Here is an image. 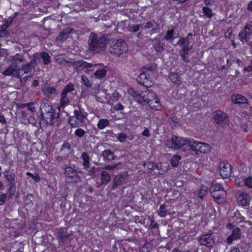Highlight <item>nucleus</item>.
Wrapping results in <instances>:
<instances>
[{
    "label": "nucleus",
    "instance_id": "1",
    "mask_svg": "<svg viewBox=\"0 0 252 252\" xmlns=\"http://www.w3.org/2000/svg\"><path fill=\"white\" fill-rule=\"evenodd\" d=\"M107 39L103 35L98 36L94 32H91L88 39V49L94 53H100L107 47Z\"/></svg>",
    "mask_w": 252,
    "mask_h": 252
},
{
    "label": "nucleus",
    "instance_id": "2",
    "mask_svg": "<svg viewBox=\"0 0 252 252\" xmlns=\"http://www.w3.org/2000/svg\"><path fill=\"white\" fill-rule=\"evenodd\" d=\"M128 93L135 100L139 103L143 104L144 103H149V101L154 100L157 96L156 94L153 92L150 91L147 88L144 90H135L131 88L128 90Z\"/></svg>",
    "mask_w": 252,
    "mask_h": 252
},
{
    "label": "nucleus",
    "instance_id": "3",
    "mask_svg": "<svg viewBox=\"0 0 252 252\" xmlns=\"http://www.w3.org/2000/svg\"><path fill=\"white\" fill-rule=\"evenodd\" d=\"M74 115L68 119V123L72 127H78L84 126L87 120L88 113L79 106L74 110Z\"/></svg>",
    "mask_w": 252,
    "mask_h": 252
},
{
    "label": "nucleus",
    "instance_id": "4",
    "mask_svg": "<svg viewBox=\"0 0 252 252\" xmlns=\"http://www.w3.org/2000/svg\"><path fill=\"white\" fill-rule=\"evenodd\" d=\"M45 110L46 113L44 116L42 114L41 116L45 119L47 124L49 125L59 126L60 123L59 120L60 108L59 107L54 108L48 105L45 107Z\"/></svg>",
    "mask_w": 252,
    "mask_h": 252
},
{
    "label": "nucleus",
    "instance_id": "5",
    "mask_svg": "<svg viewBox=\"0 0 252 252\" xmlns=\"http://www.w3.org/2000/svg\"><path fill=\"white\" fill-rule=\"evenodd\" d=\"M128 50L126 42L123 39H114L110 42V52L116 56H120Z\"/></svg>",
    "mask_w": 252,
    "mask_h": 252
},
{
    "label": "nucleus",
    "instance_id": "6",
    "mask_svg": "<svg viewBox=\"0 0 252 252\" xmlns=\"http://www.w3.org/2000/svg\"><path fill=\"white\" fill-rule=\"evenodd\" d=\"M189 138L173 135L165 142L166 145L170 148L177 150L184 146H187Z\"/></svg>",
    "mask_w": 252,
    "mask_h": 252
},
{
    "label": "nucleus",
    "instance_id": "7",
    "mask_svg": "<svg viewBox=\"0 0 252 252\" xmlns=\"http://www.w3.org/2000/svg\"><path fill=\"white\" fill-rule=\"evenodd\" d=\"M64 174L66 180L69 182L78 183L81 181V178L78 175L76 170L71 166L64 168Z\"/></svg>",
    "mask_w": 252,
    "mask_h": 252
},
{
    "label": "nucleus",
    "instance_id": "8",
    "mask_svg": "<svg viewBox=\"0 0 252 252\" xmlns=\"http://www.w3.org/2000/svg\"><path fill=\"white\" fill-rule=\"evenodd\" d=\"M198 241L201 246L212 248L215 242V238L212 233H207L201 235L198 238Z\"/></svg>",
    "mask_w": 252,
    "mask_h": 252
},
{
    "label": "nucleus",
    "instance_id": "9",
    "mask_svg": "<svg viewBox=\"0 0 252 252\" xmlns=\"http://www.w3.org/2000/svg\"><path fill=\"white\" fill-rule=\"evenodd\" d=\"M178 44L182 47V50L180 52V55L182 58V60L186 63H189V52L192 48V45H190L189 42H178Z\"/></svg>",
    "mask_w": 252,
    "mask_h": 252
},
{
    "label": "nucleus",
    "instance_id": "10",
    "mask_svg": "<svg viewBox=\"0 0 252 252\" xmlns=\"http://www.w3.org/2000/svg\"><path fill=\"white\" fill-rule=\"evenodd\" d=\"M252 36V24H247L239 32L238 36L242 42H248Z\"/></svg>",
    "mask_w": 252,
    "mask_h": 252
},
{
    "label": "nucleus",
    "instance_id": "11",
    "mask_svg": "<svg viewBox=\"0 0 252 252\" xmlns=\"http://www.w3.org/2000/svg\"><path fill=\"white\" fill-rule=\"evenodd\" d=\"M219 172L223 178H227L230 176L232 172V167L227 162H222L220 164Z\"/></svg>",
    "mask_w": 252,
    "mask_h": 252
},
{
    "label": "nucleus",
    "instance_id": "12",
    "mask_svg": "<svg viewBox=\"0 0 252 252\" xmlns=\"http://www.w3.org/2000/svg\"><path fill=\"white\" fill-rule=\"evenodd\" d=\"M214 118L218 124H227L229 122L227 114L221 110H217L214 113Z\"/></svg>",
    "mask_w": 252,
    "mask_h": 252
},
{
    "label": "nucleus",
    "instance_id": "13",
    "mask_svg": "<svg viewBox=\"0 0 252 252\" xmlns=\"http://www.w3.org/2000/svg\"><path fill=\"white\" fill-rule=\"evenodd\" d=\"M71 231H67L66 228H61L58 232V240L59 243H65L67 241L69 240L70 237L72 236Z\"/></svg>",
    "mask_w": 252,
    "mask_h": 252
},
{
    "label": "nucleus",
    "instance_id": "14",
    "mask_svg": "<svg viewBox=\"0 0 252 252\" xmlns=\"http://www.w3.org/2000/svg\"><path fill=\"white\" fill-rule=\"evenodd\" d=\"M250 199V196L246 192L240 193L237 197L238 203L242 206L247 208L249 207Z\"/></svg>",
    "mask_w": 252,
    "mask_h": 252
},
{
    "label": "nucleus",
    "instance_id": "15",
    "mask_svg": "<svg viewBox=\"0 0 252 252\" xmlns=\"http://www.w3.org/2000/svg\"><path fill=\"white\" fill-rule=\"evenodd\" d=\"M111 181V176L110 174L106 171H102L100 174V181L96 182V187L100 188L105 186L109 183Z\"/></svg>",
    "mask_w": 252,
    "mask_h": 252
},
{
    "label": "nucleus",
    "instance_id": "16",
    "mask_svg": "<svg viewBox=\"0 0 252 252\" xmlns=\"http://www.w3.org/2000/svg\"><path fill=\"white\" fill-rule=\"evenodd\" d=\"M2 74L5 76H19V70L16 63H12L4 71Z\"/></svg>",
    "mask_w": 252,
    "mask_h": 252
},
{
    "label": "nucleus",
    "instance_id": "17",
    "mask_svg": "<svg viewBox=\"0 0 252 252\" xmlns=\"http://www.w3.org/2000/svg\"><path fill=\"white\" fill-rule=\"evenodd\" d=\"M128 179L127 175L125 174H119L116 176L113 180V189H115L117 186H122L126 183Z\"/></svg>",
    "mask_w": 252,
    "mask_h": 252
},
{
    "label": "nucleus",
    "instance_id": "18",
    "mask_svg": "<svg viewBox=\"0 0 252 252\" xmlns=\"http://www.w3.org/2000/svg\"><path fill=\"white\" fill-rule=\"evenodd\" d=\"M150 40L152 41L155 50L158 53H161L164 50L165 43L162 42L159 38L157 37L154 39L150 38Z\"/></svg>",
    "mask_w": 252,
    "mask_h": 252
},
{
    "label": "nucleus",
    "instance_id": "19",
    "mask_svg": "<svg viewBox=\"0 0 252 252\" xmlns=\"http://www.w3.org/2000/svg\"><path fill=\"white\" fill-rule=\"evenodd\" d=\"M96 64H94L90 63H88L84 61L80 60L75 61L73 63V65L76 67L78 70L82 69L83 68H90L95 66Z\"/></svg>",
    "mask_w": 252,
    "mask_h": 252
},
{
    "label": "nucleus",
    "instance_id": "20",
    "mask_svg": "<svg viewBox=\"0 0 252 252\" xmlns=\"http://www.w3.org/2000/svg\"><path fill=\"white\" fill-rule=\"evenodd\" d=\"M231 101L234 104H248V100L247 98L244 96L240 94L232 95L231 97Z\"/></svg>",
    "mask_w": 252,
    "mask_h": 252
},
{
    "label": "nucleus",
    "instance_id": "21",
    "mask_svg": "<svg viewBox=\"0 0 252 252\" xmlns=\"http://www.w3.org/2000/svg\"><path fill=\"white\" fill-rule=\"evenodd\" d=\"M212 197L217 202H221V199H224L226 195V191L224 190H221L218 191H211Z\"/></svg>",
    "mask_w": 252,
    "mask_h": 252
},
{
    "label": "nucleus",
    "instance_id": "22",
    "mask_svg": "<svg viewBox=\"0 0 252 252\" xmlns=\"http://www.w3.org/2000/svg\"><path fill=\"white\" fill-rule=\"evenodd\" d=\"M200 142L195 141L193 139L189 138L187 147H189L192 151L195 152L196 154H198L200 148Z\"/></svg>",
    "mask_w": 252,
    "mask_h": 252
},
{
    "label": "nucleus",
    "instance_id": "23",
    "mask_svg": "<svg viewBox=\"0 0 252 252\" xmlns=\"http://www.w3.org/2000/svg\"><path fill=\"white\" fill-rule=\"evenodd\" d=\"M72 31V29L70 27H67L61 32L57 39L59 41H64L68 37L69 33Z\"/></svg>",
    "mask_w": 252,
    "mask_h": 252
},
{
    "label": "nucleus",
    "instance_id": "24",
    "mask_svg": "<svg viewBox=\"0 0 252 252\" xmlns=\"http://www.w3.org/2000/svg\"><path fill=\"white\" fill-rule=\"evenodd\" d=\"M240 237V229L237 227L232 231L231 234L227 238L226 242L228 244H230L233 241L239 239Z\"/></svg>",
    "mask_w": 252,
    "mask_h": 252
},
{
    "label": "nucleus",
    "instance_id": "25",
    "mask_svg": "<svg viewBox=\"0 0 252 252\" xmlns=\"http://www.w3.org/2000/svg\"><path fill=\"white\" fill-rule=\"evenodd\" d=\"M101 156L104 160L111 161L114 160L116 156L114 153L110 149L105 150L102 152Z\"/></svg>",
    "mask_w": 252,
    "mask_h": 252
},
{
    "label": "nucleus",
    "instance_id": "26",
    "mask_svg": "<svg viewBox=\"0 0 252 252\" xmlns=\"http://www.w3.org/2000/svg\"><path fill=\"white\" fill-rule=\"evenodd\" d=\"M81 158L83 160L82 164L84 169L87 170L90 166V158L88 154L86 152H83L81 155Z\"/></svg>",
    "mask_w": 252,
    "mask_h": 252
},
{
    "label": "nucleus",
    "instance_id": "27",
    "mask_svg": "<svg viewBox=\"0 0 252 252\" xmlns=\"http://www.w3.org/2000/svg\"><path fill=\"white\" fill-rule=\"evenodd\" d=\"M169 78L173 83L176 85H179L181 84V77L178 73L170 72L169 74Z\"/></svg>",
    "mask_w": 252,
    "mask_h": 252
},
{
    "label": "nucleus",
    "instance_id": "28",
    "mask_svg": "<svg viewBox=\"0 0 252 252\" xmlns=\"http://www.w3.org/2000/svg\"><path fill=\"white\" fill-rule=\"evenodd\" d=\"M32 68V65L31 63L23 65L21 66L20 69H18L19 74H31Z\"/></svg>",
    "mask_w": 252,
    "mask_h": 252
},
{
    "label": "nucleus",
    "instance_id": "29",
    "mask_svg": "<svg viewBox=\"0 0 252 252\" xmlns=\"http://www.w3.org/2000/svg\"><path fill=\"white\" fill-rule=\"evenodd\" d=\"M149 106L152 109L156 110H159L161 109L160 103L157 97V96L153 100H152L148 103Z\"/></svg>",
    "mask_w": 252,
    "mask_h": 252
},
{
    "label": "nucleus",
    "instance_id": "30",
    "mask_svg": "<svg viewBox=\"0 0 252 252\" xmlns=\"http://www.w3.org/2000/svg\"><path fill=\"white\" fill-rule=\"evenodd\" d=\"M202 9L204 16L209 19H211L215 15L212 9L206 6H203Z\"/></svg>",
    "mask_w": 252,
    "mask_h": 252
},
{
    "label": "nucleus",
    "instance_id": "31",
    "mask_svg": "<svg viewBox=\"0 0 252 252\" xmlns=\"http://www.w3.org/2000/svg\"><path fill=\"white\" fill-rule=\"evenodd\" d=\"M40 57L42 59L44 64H49L51 62V57L49 54L45 52H42L40 54Z\"/></svg>",
    "mask_w": 252,
    "mask_h": 252
},
{
    "label": "nucleus",
    "instance_id": "32",
    "mask_svg": "<svg viewBox=\"0 0 252 252\" xmlns=\"http://www.w3.org/2000/svg\"><path fill=\"white\" fill-rule=\"evenodd\" d=\"M158 215L161 218H164L168 214L165 204H161L158 211Z\"/></svg>",
    "mask_w": 252,
    "mask_h": 252
},
{
    "label": "nucleus",
    "instance_id": "33",
    "mask_svg": "<svg viewBox=\"0 0 252 252\" xmlns=\"http://www.w3.org/2000/svg\"><path fill=\"white\" fill-rule=\"evenodd\" d=\"M110 124L109 121L107 119H100L97 124L98 128L102 129L108 126Z\"/></svg>",
    "mask_w": 252,
    "mask_h": 252
},
{
    "label": "nucleus",
    "instance_id": "34",
    "mask_svg": "<svg viewBox=\"0 0 252 252\" xmlns=\"http://www.w3.org/2000/svg\"><path fill=\"white\" fill-rule=\"evenodd\" d=\"M60 104L61 106H63L67 105L69 103V100L67 96V94L62 93L61 94Z\"/></svg>",
    "mask_w": 252,
    "mask_h": 252
},
{
    "label": "nucleus",
    "instance_id": "35",
    "mask_svg": "<svg viewBox=\"0 0 252 252\" xmlns=\"http://www.w3.org/2000/svg\"><path fill=\"white\" fill-rule=\"evenodd\" d=\"M200 149H199V153H206L207 152H209L210 150V146L205 143L201 142L200 143Z\"/></svg>",
    "mask_w": 252,
    "mask_h": 252
},
{
    "label": "nucleus",
    "instance_id": "36",
    "mask_svg": "<svg viewBox=\"0 0 252 252\" xmlns=\"http://www.w3.org/2000/svg\"><path fill=\"white\" fill-rule=\"evenodd\" d=\"M43 92L45 95L49 96L55 94L56 89L51 87H45L43 90Z\"/></svg>",
    "mask_w": 252,
    "mask_h": 252
},
{
    "label": "nucleus",
    "instance_id": "37",
    "mask_svg": "<svg viewBox=\"0 0 252 252\" xmlns=\"http://www.w3.org/2000/svg\"><path fill=\"white\" fill-rule=\"evenodd\" d=\"M211 191H218L221 190H224L223 188L219 183L216 182H213L211 184V187L210 189Z\"/></svg>",
    "mask_w": 252,
    "mask_h": 252
},
{
    "label": "nucleus",
    "instance_id": "38",
    "mask_svg": "<svg viewBox=\"0 0 252 252\" xmlns=\"http://www.w3.org/2000/svg\"><path fill=\"white\" fill-rule=\"evenodd\" d=\"M107 73V71L105 69L102 68L96 70L94 75L97 78H102L105 76Z\"/></svg>",
    "mask_w": 252,
    "mask_h": 252
},
{
    "label": "nucleus",
    "instance_id": "39",
    "mask_svg": "<svg viewBox=\"0 0 252 252\" xmlns=\"http://www.w3.org/2000/svg\"><path fill=\"white\" fill-rule=\"evenodd\" d=\"M154 172L155 175H163L167 172V169H163L161 166L156 163Z\"/></svg>",
    "mask_w": 252,
    "mask_h": 252
},
{
    "label": "nucleus",
    "instance_id": "40",
    "mask_svg": "<svg viewBox=\"0 0 252 252\" xmlns=\"http://www.w3.org/2000/svg\"><path fill=\"white\" fill-rule=\"evenodd\" d=\"M174 31L173 29H171L170 30H168L164 36V39L168 41H171L173 39V35H174Z\"/></svg>",
    "mask_w": 252,
    "mask_h": 252
},
{
    "label": "nucleus",
    "instance_id": "41",
    "mask_svg": "<svg viewBox=\"0 0 252 252\" xmlns=\"http://www.w3.org/2000/svg\"><path fill=\"white\" fill-rule=\"evenodd\" d=\"M181 159V157L179 155H174L170 160L171 164L172 166L176 167L179 163V161Z\"/></svg>",
    "mask_w": 252,
    "mask_h": 252
},
{
    "label": "nucleus",
    "instance_id": "42",
    "mask_svg": "<svg viewBox=\"0 0 252 252\" xmlns=\"http://www.w3.org/2000/svg\"><path fill=\"white\" fill-rule=\"evenodd\" d=\"M10 58L11 61L15 63H16L17 62H23L24 61V58L19 54L11 56Z\"/></svg>",
    "mask_w": 252,
    "mask_h": 252
},
{
    "label": "nucleus",
    "instance_id": "43",
    "mask_svg": "<svg viewBox=\"0 0 252 252\" xmlns=\"http://www.w3.org/2000/svg\"><path fill=\"white\" fill-rule=\"evenodd\" d=\"M74 89V85L72 83H68L63 88L62 93L67 94L68 93L72 92Z\"/></svg>",
    "mask_w": 252,
    "mask_h": 252
},
{
    "label": "nucleus",
    "instance_id": "44",
    "mask_svg": "<svg viewBox=\"0 0 252 252\" xmlns=\"http://www.w3.org/2000/svg\"><path fill=\"white\" fill-rule=\"evenodd\" d=\"M25 74H19V76H17V77L19 78L20 80V82L22 84H25L28 78L32 77V74H26L25 76H24Z\"/></svg>",
    "mask_w": 252,
    "mask_h": 252
},
{
    "label": "nucleus",
    "instance_id": "45",
    "mask_svg": "<svg viewBox=\"0 0 252 252\" xmlns=\"http://www.w3.org/2000/svg\"><path fill=\"white\" fill-rule=\"evenodd\" d=\"M155 166H156V163L153 162H147L144 164V167L148 169L150 173L154 171Z\"/></svg>",
    "mask_w": 252,
    "mask_h": 252
},
{
    "label": "nucleus",
    "instance_id": "46",
    "mask_svg": "<svg viewBox=\"0 0 252 252\" xmlns=\"http://www.w3.org/2000/svg\"><path fill=\"white\" fill-rule=\"evenodd\" d=\"M86 134V131L81 128H78L74 131V134L78 137L82 138Z\"/></svg>",
    "mask_w": 252,
    "mask_h": 252
},
{
    "label": "nucleus",
    "instance_id": "47",
    "mask_svg": "<svg viewBox=\"0 0 252 252\" xmlns=\"http://www.w3.org/2000/svg\"><path fill=\"white\" fill-rule=\"evenodd\" d=\"M26 175L32 178L35 182H39L40 180L39 174L36 173H35L34 174H33L31 172H27L26 173Z\"/></svg>",
    "mask_w": 252,
    "mask_h": 252
},
{
    "label": "nucleus",
    "instance_id": "48",
    "mask_svg": "<svg viewBox=\"0 0 252 252\" xmlns=\"http://www.w3.org/2000/svg\"><path fill=\"white\" fill-rule=\"evenodd\" d=\"M117 139L121 143L126 142V140L127 138V135L125 133L121 132L117 134Z\"/></svg>",
    "mask_w": 252,
    "mask_h": 252
},
{
    "label": "nucleus",
    "instance_id": "49",
    "mask_svg": "<svg viewBox=\"0 0 252 252\" xmlns=\"http://www.w3.org/2000/svg\"><path fill=\"white\" fill-rule=\"evenodd\" d=\"M5 173L6 174H5L4 176L6 179L8 181L10 182L11 183H14L15 178V174L13 173H9L7 172H5Z\"/></svg>",
    "mask_w": 252,
    "mask_h": 252
},
{
    "label": "nucleus",
    "instance_id": "50",
    "mask_svg": "<svg viewBox=\"0 0 252 252\" xmlns=\"http://www.w3.org/2000/svg\"><path fill=\"white\" fill-rule=\"evenodd\" d=\"M243 184L244 186L250 188H252V177H249L245 178L244 180Z\"/></svg>",
    "mask_w": 252,
    "mask_h": 252
},
{
    "label": "nucleus",
    "instance_id": "51",
    "mask_svg": "<svg viewBox=\"0 0 252 252\" xmlns=\"http://www.w3.org/2000/svg\"><path fill=\"white\" fill-rule=\"evenodd\" d=\"M81 80L83 82L84 84L87 87H91L92 86V83L90 82L89 80L85 75H82L81 77Z\"/></svg>",
    "mask_w": 252,
    "mask_h": 252
},
{
    "label": "nucleus",
    "instance_id": "52",
    "mask_svg": "<svg viewBox=\"0 0 252 252\" xmlns=\"http://www.w3.org/2000/svg\"><path fill=\"white\" fill-rule=\"evenodd\" d=\"M119 164L120 163L110 165H105L102 168L105 170L112 171L117 168Z\"/></svg>",
    "mask_w": 252,
    "mask_h": 252
},
{
    "label": "nucleus",
    "instance_id": "53",
    "mask_svg": "<svg viewBox=\"0 0 252 252\" xmlns=\"http://www.w3.org/2000/svg\"><path fill=\"white\" fill-rule=\"evenodd\" d=\"M140 25H132L128 27V31L130 32H136L140 28Z\"/></svg>",
    "mask_w": 252,
    "mask_h": 252
},
{
    "label": "nucleus",
    "instance_id": "54",
    "mask_svg": "<svg viewBox=\"0 0 252 252\" xmlns=\"http://www.w3.org/2000/svg\"><path fill=\"white\" fill-rule=\"evenodd\" d=\"M149 219L151 221L150 227H151V228H158L159 225L157 223H154V217L153 216H149Z\"/></svg>",
    "mask_w": 252,
    "mask_h": 252
},
{
    "label": "nucleus",
    "instance_id": "55",
    "mask_svg": "<svg viewBox=\"0 0 252 252\" xmlns=\"http://www.w3.org/2000/svg\"><path fill=\"white\" fill-rule=\"evenodd\" d=\"M206 192H207V188L205 187H203L200 189V190L198 192V196L201 198H203L204 196L205 195Z\"/></svg>",
    "mask_w": 252,
    "mask_h": 252
},
{
    "label": "nucleus",
    "instance_id": "56",
    "mask_svg": "<svg viewBox=\"0 0 252 252\" xmlns=\"http://www.w3.org/2000/svg\"><path fill=\"white\" fill-rule=\"evenodd\" d=\"M25 106H27L28 109L31 112L35 111V107H34V103L31 102L28 103H26L24 104Z\"/></svg>",
    "mask_w": 252,
    "mask_h": 252
},
{
    "label": "nucleus",
    "instance_id": "57",
    "mask_svg": "<svg viewBox=\"0 0 252 252\" xmlns=\"http://www.w3.org/2000/svg\"><path fill=\"white\" fill-rule=\"evenodd\" d=\"M71 149L70 144L67 142H64L62 146L61 150L67 149V150H70Z\"/></svg>",
    "mask_w": 252,
    "mask_h": 252
},
{
    "label": "nucleus",
    "instance_id": "58",
    "mask_svg": "<svg viewBox=\"0 0 252 252\" xmlns=\"http://www.w3.org/2000/svg\"><path fill=\"white\" fill-rule=\"evenodd\" d=\"M192 34L191 33H189L186 37H181L179 40V42H189V37L192 36Z\"/></svg>",
    "mask_w": 252,
    "mask_h": 252
},
{
    "label": "nucleus",
    "instance_id": "59",
    "mask_svg": "<svg viewBox=\"0 0 252 252\" xmlns=\"http://www.w3.org/2000/svg\"><path fill=\"white\" fill-rule=\"evenodd\" d=\"M119 97V93L115 92L111 94V98L114 101H117Z\"/></svg>",
    "mask_w": 252,
    "mask_h": 252
},
{
    "label": "nucleus",
    "instance_id": "60",
    "mask_svg": "<svg viewBox=\"0 0 252 252\" xmlns=\"http://www.w3.org/2000/svg\"><path fill=\"white\" fill-rule=\"evenodd\" d=\"M6 195L4 193H0V205L3 204L6 199Z\"/></svg>",
    "mask_w": 252,
    "mask_h": 252
},
{
    "label": "nucleus",
    "instance_id": "61",
    "mask_svg": "<svg viewBox=\"0 0 252 252\" xmlns=\"http://www.w3.org/2000/svg\"><path fill=\"white\" fill-rule=\"evenodd\" d=\"M114 108L117 111H120L123 110L124 107L121 103H117L114 106Z\"/></svg>",
    "mask_w": 252,
    "mask_h": 252
},
{
    "label": "nucleus",
    "instance_id": "62",
    "mask_svg": "<svg viewBox=\"0 0 252 252\" xmlns=\"http://www.w3.org/2000/svg\"><path fill=\"white\" fill-rule=\"evenodd\" d=\"M147 78L146 75L144 72H143L139 76V80L138 81L140 83H144V82H141V81L144 80Z\"/></svg>",
    "mask_w": 252,
    "mask_h": 252
},
{
    "label": "nucleus",
    "instance_id": "63",
    "mask_svg": "<svg viewBox=\"0 0 252 252\" xmlns=\"http://www.w3.org/2000/svg\"><path fill=\"white\" fill-rule=\"evenodd\" d=\"M0 122L3 124H6L7 121L3 115L0 114Z\"/></svg>",
    "mask_w": 252,
    "mask_h": 252
},
{
    "label": "nucleus",
    "instance_id": "64",
    "mask_svg": "<svg viewBox=\"0 0 252 252\" xmlns=\"http://www.w3.org/2000/svg\"><path fill=\"white\" fill-rule=\"evenodd\" d=\"M142 134L143 136H146L147 137H149L150 134L149 129L148 128H145V130L143 131Z\"/></svg>",
    "mask_w": 252,
    "mask_h": 252
}]
</instances>
